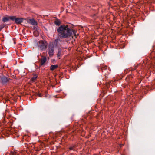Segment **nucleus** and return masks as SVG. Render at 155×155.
<instances>
[{
  "label": "nucleus",
  "mask_w": 155,
  "mask_h": 155,
  "mask_svg": "<svg viewBox=\"0 0 155 155\" xmlns=\"http://www.w3.org/2000/svg\"><path fill=\"white\" fill-rule=\"evenodd\" d=\"M60 38H65L71 36L76 38V31L69 27L67 25H62L57 29Z\"/></svg>",
  "instance_id": "1"
},
{
  "label": "nucleus",
  "mask_w": 155,
  "mask_h": 155,
  "mask_svg": "<svg viewBox=\"0 0 155 155\" xmlns=\"http://www.w3.org/2000/svg\"><path fill=\"white\" fill-rule=\"evenodd\" d=\"M48 43L45 41L40 40L38 44V48L41 50H45L47 48Z\"/></svg>",
  "instance_id": "2"
},
{
  "label": "nucleus",
  "mask_w": 155,
  "mask_h": 155,
  "mask_svg": "<svg viewBox=\"0 0 155 155\" xmlns=\"http://www.w3.org/2000/svg\"><path fill=\"white\" fill-rule=\"evenodd\" d=\"M101 70L105 75H108L110 73V70L109 68L104 64H101L100 65Z\"/></svg>",
  "instance_id": "3"
},
{
  "label": "nucleus",
  "mask_w": 155,
  "mask_h": 155,
  "mask_svg": "<svg viewBox=\"0 0 155 155\" xmlns=\"http://www.w3.org/2000/svg\"><path fill=\"white\" fill-rule=\"evenodd\" d=\"M54 47L53 44H51L49 45L48 54L50 57H52L54 54Z\"/></svg>",
  "instance_id": "4"
},
{
  "label": "nucleus",
  "mask_w": 155,
  "mask_h": 155,
  "mask_svg": "<svg viewBox=\"0 0 155 155\" xmlns=\"http://www.w3.org/2000/svg\"><path fill=\"white\" fill-rule=\"evenodd\" d=\"M11 20L15 21L17 24H19L23 21V19L21 18H16V16H12L11 18Z\"/></svg>",
  "instance_id": "5"
},
{
  "label": "nucleus",
  "mask_w": 155,
  "mask_h": 155,
  "mask_svg": "<svg viewBox=\"0 0 155 155\" xmlns=\"http://www.w3.org/2000/svg\"><path fill=\"white\" fill-rule=\"evenodd\" d=\"M41 58L40 60V66L43 65L45 64L47 61V59L45 56H41Z\"/></svg>",
  "instance_id": "6"
},
{
  "label": "nucleus",
  "mask_w": 155,
  "mask_h": 155,
  "mask_svg": "<svg viewBox=\"0 0 155 155\" xmlns=\"http://www.w3.org/2000/svg\"><path fill=\"white\" fill-rule=\"evenodd\" d=\"M5 76L2 77L1 79V82L3 84H5L7 83L9 80Z\"/></svg>",
  "instance_id": "7"
},
{
  "label": "nucleus",
  "mask_w": 155,
  "mask_h": 155,
  "mask_svg": "<svg viewBox=\"0 0 155 155\" xmlns=\"http://www.w3.org/2000/svg\"><path fill=\"white\" fill-rule=\"evenodd\" d=\"M28 23L33 25H37V22L33 19H30L29 20Z\"/></svg>",
  "instance_id": "8"
},
{
  "label": "nucleus",
  "mask_w": 155,
  "mask_h": 155,
  "mask_svg": "<svg viewBox=\"0 0 155 155\" xmlns=\"http://www.w3.org/2000/svg\"><path fill=\"white\" fill-rule=\"evenodd\" d=\"M12 16L8 17L7 16L6 17H4L2 19V21L4 22H5L9 21L10 19L11 20V18Z\"/></svg>",
  "instance_id": "9"
},
{
  "label": "nucleus",
  "mask_w": 155,
  "mask_h": 155,
  "mask_svg": "<svg viewBox=\"0 0 155 155\" xmlns=\"http://www.w3.org/2000/svg\"><path fill=\"white\" fill-rule=\"evenodd\" d=\"M54 23L56 25L59 26L60 25L61 22L60 20L57 18L54 21Z\"/></svg>",
  "instance_id": "10"
},
{
  "label": "nucleus",
  "mask_w": 155,
  "mask_h": 155,
  "mask_svg": "<svg viewBox=\"0 0 155 155\" xmlns=\"http://www.w3.org/2000/svg\"><path fill=\"white\" fill-rule=\"evenodd\" d=\"M58 67L57 65H52L50 67V69L51 70L53 71Z\"/></svg>",
  "instance_id": "11"
},
{
  "label": "nucleus",
  "mask_w": 155,
  "mask_h": 155,
  "mask_svg": "<svg viewBox=\"0 0 155 155\" xmlns=\"http://www.w3.org/2000/svg\"><path fill=\"white\" fill-rule=\"evenodd\" d=\"M62 51L61 48H59L57 53V57L58 58L60 57Z\"/></svg>",
  "instance_id": "12"
},
{
  "label": "nucleus",
  "mask_w": 155,
  "mask_h": 155,
  "mask_svg": "<svg viewBox=\"0 0 155 155\" xmlns=\"http://www.w3.org/2000/svg\"><path fill=\"white\" fill-rule=\"evenodd\" d=\"M17 154V151L15 150H13L11 151L10 153V155H16Z\"/></svg>",
  "instance_id": "13"
},
{
  "label": "nucleus",
  "mask_w": 155,
  "mask_h": 155,
  "mask_svg": "<svg viewBox=\"0 0 155 155\" xmlns=\"http://www.w3.org/2000/svg\"><path fill=\"white\" fill-rule=\"evenodd\" d=\"M37 78V76L36 75H34L33 77L31 78V80L32 82H34L36 80V78Z\"/></svg>",
  "instance_id": "14"
},
{
  "label": "nucleus",
  "mask_w": 155,
  "mask_h": 155,
  "mask_svg": "<svg viewBox=\"0 0 155 155\" xmlns=\"http://www.w3.org/2000/svg\"><path fill=\"white\" fill-rule=\"evenodd\" d=\"M75 146H71L69 148V149L70 150H74V148H75Z\"/></svg>",
  "instance_id": "15"
},
{
  "label": "nucleus",
  "mask_w": 155,
  "mask_h": 155,
  "mask_svg": "<svg viewBox=\"0 0 155 155\" xmlns=\"http://www.w3.org/2000/svg\"><path fill=\"white\" fill-rule=\"evenodd\" d=\"M5 26V25L4 24H2L0 25V31H1L3 28Z\"/></svg>",
  "instance_id": "16"
},
{
  "label": "nucleus",
  "mask_w": 155,
  "mask_h": 155,
  "mask_svg": "<svg viewBox=\"0 0 155 155\" xmlns=\"http://www.w3.org/2000/svg\"><path fill=\"white\" fill-rule=\"evenodd\" d=\"M37 95L39 97H42V95L40 93H38L37 94Z\"/></svg>",
  "instance_id": "17"
},
{
  "label": "nucleus",
  "mask_w": 155,
  "mask_h": 155,
  "mask_svg": "<svg viewBox=\"0 0 155 155\" xmlns=\"http://www.w3.org/2000/svg\"><path fill=\"white\" fill-rule=\"evenodd\" d=\"M34 29H37V27H35V28H34Z\"/></svg>",
  "instance_id": "18"
},
{
  "label": "nucleus",
  "mask_w": 155,
  "mask_h": 155,
  "mask_svg": "<svg viewBox=\"0 0 155 155\" xmlns=\"http://www.w3.org/2000/svg\"><path fill=\"white\" fill-rule=\"evenodd\" d=\"M58 40V39H56L55 40V41L57 42Z\"/></svg>",
  "instance_id": "19"
}]
</instances>
